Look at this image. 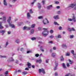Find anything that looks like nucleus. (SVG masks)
<instances>
[{
    "label": "nucleus",
    "mask_w": 76,
    "mask_h": 76,
    "mask_svg": "<svg viewBox=\"0 0 76 76\" xmlns=\"http://www.w3.org/2000/svg\"><path fill=\"white\" fill-rule=\"evenodd\" d=\"M43 30H44L42 33V34L43 37H47L48 35L49 31L47 30V28H43Z\"/></svg>",
    "instance_id": "obj_1"
},
{
    "label": "nucleus",
    "mask_w": 76,
    "mask_h": 76,
    "mask_svg": "<svg viewBox=\"0 0 76 76\" xmlns=\"http://www.w3.org/2000/svg\"><path fill=\"white\" fill-rule=\"evenodd\" d=\"M11 20V17H9V18L8 19L7 22L9 24L10 26H11L12 28H15V26L13 24H12L10 23V21Z\"/></svg>",
    "instance_id": "obj_2"
},
{
    "label": "nucleus",
    "mask_w": 76,
    "mask_h": 76,
    "mask_svg": "<svg viewBox=\"0 0 76 76\" xmlns=\"http://www.w3.org/2000/svg\"><path fill=\"white\" fill-rule=\"evenodd\" d=\"M72 8H73L74 10H76V5H75L72 4L70 5L67 7L68 9H72Z\"/></svg>",
    "instance_id": "obj_3"
},
{
    "label": "nucleus",
    "mask_w": 76,
    "mask_h": 76,
    "mask_svg": "<svg viewBox=\"0 0 76 76\" xmlns=\"http://www.w3.org/2000/svg\"><path fill=\"white\" fill-rule=\"evenodd\" d=\"M3 19V23H6V16H3V18H0V20Z\"/></svg>",
    "instance_id": "obj_4"
},
{
    "label": "nucleus",
    "mask_w": 76,
    "mask_h": 76,
    "mask_svg": "<svg viewBox=\"0 0 76 76\" xmlns=\"http://www.w3.org/2000/svg\"><path fill=\"white\" fill-rule=\"evenodd\" d=\"M39 73H41V72H42L43 74H45V70L43 69H39Z\"/></svg>",
    "instance_id": "obj_5"
},
{
    "label": "nucleus",
    "mask_w": 76,
    "mask_h": 76,
    "mask_svg": "<svg viewBox=\"0 0 76 76\" xmlns=\"http://www.w3.org/2000/svg\"><path fill=\"white\" fill-rule=\"evenodd\" d=\"M47 23H49V21H48L47 19L45 18V20H43V22L44 24V25H46L47 24Z\"/></svg>",
    "instance_id": "obj_6"
},
{
    "label": "nucleus",
    "mask_w": 76,
    "mask_h": 76,
    "mask_svg": "<svg viewBox=\"0 0 76 76\" xmlns=\"http://www.w3.org/2000/svg\"><path fill=\"white\" fill-rule=\"evenodd\" d=\"M30 29L31 27H28L25 26L23 28V30H30Z\"/></svg>",
    "instance_id": "obj_7"
},
{
    "label": "nucleus",
    "mask_w": 76,
    "mask_h": 76,
    "mask_svg": "<svg viewBox=\"0 0 76 76\" xmlns=\"http://www.w3.org/2000/svg\"><path fill=\"white\" fill-rule=\"evenodd\" d=\"M72 15H73V16L72 17V20H73L74 22H76V17H75V14H73Z\"/></svg>",
    "instance_id": "obj_8"
},
{
    "label": "nucleus",
    "mask_w": 76,
    "mask_h": 76,
    "mask_svg": "<svg viewBox=\"0 0 76 76\" xmlns=\"http://www.w3.org/2000/svg\"><path fill=\"white\" fill-rule=\"evenodd\" d=\"M53 18L55 19H60V18H59L58 15L54 16L53 17Z\"/></svg>",
    "instance_id": "obj_9"
},
{
    "label": "nucleus",
    "mask_w": 76,
    "mask_h": 76,
    "mask_svg": "<svg viewBox=\"0 0 76 76\" xmlns=\"http://www.w3.org/2000/svg\"><path fill=\"white\" fill-rule=\"evenodd\" d=\"M55 66H56L54 68V70H56L57 69V66H58V63H56V62H55Z\"/></svg>",
    "instance_id": "obj_10"
},
{
    "label": "nucleus",
    "mask_w": 76,
    "mask_h": 76,
    "mask_svg": "<svg viewBox=\"0 0 76 76\" xmlns=\"http://www.w3.org/2000/svg\"><path fill=\"white\" fill-rule=\"evenodd\" d=\"M14 60L12 58H9V59L8 61V62H12V61H13Z\"/></svg>",
    "instance_id": "obj_11"
},
{
    "label": "nucleus",
    "mask_w": 76,
    "mask_h": 76,
    "mask_svg": "<svg viewBox=\"0 0 76 76\" xmlns=\"http://www.w3.org/2000/svg\"><path fill=\"white\" fill-rule=\"evenodd\" d=\"M53 7V5H51L48 6L47 7V9H48V10H50L51 7Z\"/></svg>",
    "instance_id": "obj_12"
},
{
    "label": "nucleus",
    "mask_w": 76,
    "mask_h": 76,
    "mask_svg": "<svg viewBox=\"0 0 76 76\" xmlns=\"http://www.w3.org/2000/svg\"><path fill=\"white\" fill-rule=\"evenodd\" d=\"M34 29H31V31L30 32V35H32V34H34Z\"/></svg>",
    "instance_id": "obj_13"
},
{
    "label": "nucleus",
    "mask_w": 76,
    "mask_h": 76,
    "mask_svg": "<svg viewBox=\"0 0 76 76\" xmlns=\"http://www.w3.org/2000/svg\"><path fill=\"white\" fill-rule=\"evenodd\" d=\"M6 31L5 30H0V33H2V35H3L5 33Z\"/></svg>",
    "instance_id": "obj_14"
},
{
    "label": "nucleus",
    "mask_w": 76,
    "mask_h": 76,
    "mask_svg": "<svg viewBox=\"0 0 76 76\" xmlns=\"http://www.w3.org/2000/svg\"><path fill=\"white\" fill-rule=\"evenodd\" d=\"M4 4L5 6H7V4L6 2V0H4Z\"/></svg>",
    "instance_id": "obj_15"
},
{
    "label": "nucleus",
    "mask_w": 76,
    "mask_h": 76,
    "mask_svg": "<svg viewBox=\"0 0 76 76\" xmlns=\"http://www.w3.org/2000/svg\"><path fill=\"white\" fill-rule=\"evenodd\" d=\"M4 4L5 6H7V4L6 2V0H4Z\"/></svg>",
    "instance_id": "obj_16"
},
{
    "label": "nucleus",
    "mask_w": 76,
    "mask_h": 76,
    "mask_svg": "<svg viewBox=\"0 0 76 76\" xmlns=\"http://www.w3.org/2000/svg\"><path fill=\"white\" fill-rule=\"evenodd\" d=\"M36 62L37 63H41L42 62V60H41V59L37 60Z\"/></svg>",
    "instance_id": "obj_17"
},
{
    "label": "nucleus",
    "mask_w": 76,
    "mask_h": 76,
    "mask_svg": "<svg viewBox=\"0 0 76 76\" xmlns=\"http://www.w3.org/2000/svg\"><path fill=\"white\" fill-rule=\"evenodd\" d=\"M40 50H41L42 51V52H44V50L42 49L43 48V46H40Z\"/></svg>",
    "instance_id": "obj_18"
},
{
    "label": "nucleus",
    "mask_w": 76,
    "mask_h": 76,
    "mask_svg": "<svg viewBox=\"0 0 76 76\" xmlns=\"http://www.w3.org/2000/svg\"><path fill=\"white\" fill-rule=\"evenodd\" d=\"M28 68H31V63L28 62Z\"/></svg>",
    "instance_id": "obj_19"
},
{
    "label": "nucleus",
    "mask_w": 76,
    "mask_h": 76,
    "mask_svg": "<svg viewBox=\"0 0 76 76\" xmlns=\"http://www.w3.org/2000/svg\"><path fill=\"white\" fill-rule=\"evenodd\" d=\"M27 17L28 19H29V18L31 17V15L29 13H28L27 14Z\"/></svg>",
    "instance_id": "obj_20"
},
{
    "label": "nucleus",
    "mask_w": 76,
    "mask_h": 76,
    "mask_svg": "<svg viewBox=\"0 0 76 76\" xmlns=\"http://www.w3.org/2000/svg\"><path fill=\"white\" fill-rule=\"evenodd\" d=\"M2 23H3V22H0V29H2V28H3V27L1 26V25H2Z\"/></svg>",
    "instance_id": "obj_21"
},
{
    "label": "nucleus",
    "mask_w": 76,
    "mask_h": 76,
    "mask_svg": "<svg viewBox=\"0 0 76 76\" xmlns=\"http://www.w3.org/2000/svg\"><path fill=\"white\" fill-rule=\"evenodd\" d=\"M28 73V72H26V71L23 72H22V74L23 75H25L26 74H27Z\"/></svg>",
    "instance_id": "obj_22"
},
{
    "label": "nucleus",
    "mask_w": 76,
    "mask_h": 76,
    "mask_svg": "<svg viewBox=\"0 0 76 76\" xmlns=\"http://www.w3.org/2000/svg\"><path fill=\"white\" fill-rule=\"evenodd\" d=\"M38 7L39 9H41V4H39V3H38Z\"/></svg>",
    "instance_id": "obj_23"
},
{
    "label": "nucleus",
    "mask_w": 76,
    "mask_h": 76,
    "mask_svg": "<svg viewBox=\"0 0 76 76\" xmlns=\"http://www.w3.org/2000/svg\"><path fill=\"white\" fill-rule=\"evenodd\" d=\"M62 66L65 69H66V65H65V64L64 63L62 64Z\"/></svg>",
    "instance_id": "obj_24"
},
{
    "label": "nucleus",
    "mask_w": 76,
    "mask_h": 76,
    "mask_svg": "<svg viewBox=\"0 0 76 76\" xmlns=\"http://www.w3.org/2000/svg\"><path fill=\"white\" fill-rule=\"evenodd\" d=\"M60 60L61 61H64V58L63 56H61V57H60Z\"/></svg>",
    "instance_id": "obj_25"
},
{
    "label": "nucleus",
    "mask_w": 76,
    "mask_h": 76,
    "mask_svg": "<svg viewBox=\"0 0 76 76\" xmlns=\"http://www.w3.org/2000/svg\"><path fill=\"white\" fill-rule=\"evenodd\" d=\"M56 53H53L52 54V56L53 57H56Z\"/></svg>",
    "instance_id": "obj_26"
},
{
    "label": "nucleus",
    "mask_w": 76,
    "mask_h": 76,
    "mask_svg": "<svg viewBox=\"0 0 76 76\" xmlns=\"http://www.w3.org/2000/svg\"><path fill=\"white\" fill-rule=\"evenodd\" d=\"M35 24H33L31 26V28H35Z\"/></svg>",
    "instance_id": "obj_27"
},
{
    "label": "nucleus",
    "mask_w": 76,
    "mask_h": 76,
    "mask_svg": "<svg viewBox=\"0 0 76 76\" xmlns=\"http://www.w3.org/2000/svg\"><path fill=\"white\" fill-rule=\"evenodd\" d=\"M73 58L74 59H75L76 58V54H74L72 55Z\"/></svg>",
    "instance_id": "obj_28"
},
{
    "label": "nucleus",
    "mask_w": 76,
    "mask_h": 76,
    "mask_svg": "<svg viewBox=\"0 0 76 76\" xmlns=\"http://www.w3.org/2000/svg\"><path fill=\"white\" fill-rule=\"evenodd\" d=\"M69 61L70 63V64H72V63H73V61H72L71 60H69Z\"/></svg>",
    "instance_id": "obj_29"
},
{
    "label": "nucleus",
    "mask_w": 76,
    "mask_h": 76,
    "mask_svg": "<svg viewBox=\"0 0 76 76\" xmlns=\"http://www.w3.org/2000/svg\"><path fill=\"white\" fill-rule=\"evenodd\" d=\"M62 47H65V48H66L67 46H66V44H63L62 45Z\"/></svg>",
    "instance_id": "obj_30"
},
{
    "label": "nucleus",
    "mask_w": 76,
    "mask_h": 76,
    "mask_svg": "<svg viewBox=\"0 0 76 76\" xmlns=\"http://www.w3.org/2000/svg\"><path fill=\"white\" fill-rule=\"evenodd\" d=\"M66 56H70V53L69 52L67 53L66 55Z\"/></svg>",
    "instance_id": "obj_31"
},
{
    "label": "nucleus",
    "mask_w": 76,
    "mask_h": 76,
    "mask_svg": "<svg viewBox=\"0 0 76 76\" xmlns=\"http://www.w3.org/2000/svg\"><path fill=\"white\" fill-rule=\"evenodd\" d=\"M69 37H70V38L71 39L73 38V37H74V35H70L69 36Z\"/></svg>",
    "instance_id": "obj_32"
},
{
    "label": "nucleus",
    "mask_w": 76,
    "mask_h": 76,
    "mask_svg": "<svg viewBox=\"0 0 76 76\" xmlns=\"http://www.w3.org/2000/svg\"><path fill=\"white\" fill-rule=\"evenodd\" d=\"M71 53L72 54H74L75 53V51H74V50H72L71 51Z\"/></svg>",
    "instance_id": "obj_33"
},
{
    "label": "nucleus",
    "mask_w": 76,
    "mask_h": 76,
    "mask_svg": "<svg viewBox=\"0 0 76 76\" xmlns=\"http://www.w3.org/2000/svg\"><path fill=\"white\" fill-rule=\"evenodd\" d=\"M56 38H57V37L58 38H61V36L60 35H58L57 36H56Z\"/></svg>",
    "instance_id": "obj_34"
},
{
    "label": "nucleus",
    "mask_w": 76,
    "mask_h": 76,
    "mask_svg": "<svg viewBox=\"0 0 76 76\" xmlns=\"http://www.w3.org/2000/svg\"><path fill=\"white\" fill-rule=\"evenodd\" d=\"M65 76H73V75H71V74H68L65 75Z\"/></svg>",
    "instance_id": "obj_35"
},
{
    "label": "nucleus",
    "mask_w": 76,
    "mask_h": 76,
    "mask_svg": "<svg viewBox=\"0 0 76 76\" xmlns=\"http://www.w3.org/2000/svg\"><path fill=\"white\" fill-rule=\"evenodd\" d=\"M43 17L42 16H40L38 17V19H42Z\"/></svg>",
    "instance_id": "obj_36"
},
{
    "label": "nucleus",
    "mask_w": 76,
    "mask_h": 76,
    "mask_svg": "<svg viewBox=\"0 0 76 76\" xmlns=\"http://www.w3.org/2000/svg\"><path fill=\"white\" fill-rule=\"evenodd\" d=\"M0 56L1 58H5L6 57V56H2L1 55Z\"/></svg>",
    "instance_id": "obj_37"
},
{
    "label": "nucleus",
    "mask_w": 76,
    "mask_h": 76,
    "mask_svg": "<svg viewBox=\"0 0 76 76\" xmlns=\"http://www.w3.org/2000/svg\"><path fill=\"white\" fill-rule=\"evenodd\" d=\"M15 42H17V43H19V40H16Z\"/></svg>",
    "instance_id": "obj_38"
},
{
    "label": "nucleus",
    "mask_w": 76,
    "mask_h": 76,
    "mask_svg": "<svg viewBox=\"0 0 76 76\" xmlns=\"http://www.w3.org/2000/svg\"><path fill=\"white\" fill-rule=\"evenodd\" d=\"M36 0H34L33 2L31 3L32 4H34V3L36 1Z\"/></svg>",
    "instance_id": "obj_39"
},
{
    "label": "nucleus",
    "mask_w": 76,
    "mask_h": 76,
    "mask_svg": "<svg viewBox=\"0 0 76 76\" xmlns=\"http://www.w3.org/2000/svg\"><path fill=\"white\" fill-rule=\"evenodd\" d=\"M39 56V55L38 54H36L35 55V56L36 57H38V56Z\"/></svg>",
    "instance_id": "obj_40"
},
{
    "label": "nucleus",
    "mask_w": 76,
    "mask_h": 76,
    "mask_svg": "<svg viewBox=\"0 0 76 76\" xmlns=\"http://www.w3.org/2000/svg\"><path fill=\"white\" fill-rule=\"evenodd\" d=\"M49 38H54V36L53 35H51L49 37Z\"/></svg>",
    "instance_id": "obj_41"
},
{
    "label": "nucleus",
    "mask_w": 76,
    "mask_h": 76,
    "mask_svg": "<svg viewBox=\"0 0 76 76\" xmlns=\"http://www.w3.org/2000/svg\"><path fill=\"white\" fill-rule=\"evenodd\" d=\"M32 53V51H31V50H30V51H28L27 52V53L28 54V53Z\"/></svg>",
    "instance_id": "obj_42"
},
{
    "label": "nucleus",
    "mask_w": 76,
    "mask_h": 76,
    "mask_svg": "<svg viewBox=\"0 0 76 76\" xmlns=\"http://www.w3.org/2000/svg\"><path fill=\"white\" fill-rule=\"evenodd\" d=\"M8 74V71H7L5 73V75H7Z\"/></svg>",
    "instance_id": "obj_43"
},
{
    "label": "nucleus",
    "mask_w": 76,
    "mask_h": 76,
    "mask_svg": "<svg viewBox=\"0 0 76 76\" xmlns=\"http://www.w3.org/2000/svg\"><path fill=\"white\" fill-rule=\"evenodd\" d=\"M68 20L69 21H72V19H70V18H69L68 19Z\"/></svg>",
    "instance_id": "obj_44"
},
{
    "label": "nucleus",
    "mask_w": 76,
    "mask_h": 76,
    "mask_svg": "<svg viewBox=\"0 0 76 76\" xmlns=\"http://www.w3.org/2000/svg\"><path fill=\"white\" fill-rule=\"evenodd\" d=\"M54 23L55 25H59V24H58V23H57L56 22H54Z\"/></svg>",
    "instance_id": "obj_45"
},
{
    "label": "nucleus",
    "mask_w": 76,
    "mask_h": 76,
    "mask_svg": "<svg viewBox=\"0 0 76 76\" xmlns=\"http://www.w3.org/2000/svg\"><path fill=\"white\" fill-rule=\"evenodd\" d=\"M55 76H58V74L57 72H55Z\"/></svg>",
    "instance_id": "obj_46"
},
{
    "label": "nucleus",
    "mask_w": 76,
    "mask_h": 76,
    "mask_svg": "<svg viewBox=\"0 0 76 76\" xmlns=\"http://www.w3.org/2000/svg\"><path fill=\"white\" fill-rule=\"evenodd\" d=\"M50 33H51V34L53 33V30H51L50 31Z\"/></svg>",
    "instance_id": "obj_47"
},
{
    "label": "nucleus",
    "mask_w": 76,
    "mask_h": 76,
    "mask_svg": "<svg viewBox=\"0 0 76 76\" xmlns=\"http://www.w3.org/2000/svg\"><path fill=\"white\" fill-rule=\"evenodd\" d=\"M48 61H49V59H47L46 61V63H48Z\"/></svg>",
    "instance_id": "obj_48"
},
{
    "label": "nucleus",
    "mask_w": 76,
    "mask_h": 76,
    "mask_svg": "<svg viewBox=\"0 0 76 76\" xmlns=\"http://www.w3.org/2000/svg\"><path fill=\"white\" fill-rule=\"evenodd\" d=\"M38 29L39 31H41V30H42V29H41V27H39L38 28Z\"/></svg>",
    "instance_id": "obj_49"
},
{
    "label": "nucleus",
    "mask_w": 76,
    "mask_h": 76,
    "mask_svg": "<svg viewBox=\"0 0 76 76\" xmlns=\"http://www.w3.org/2000/svg\"><path fill=\"white\" fill-rule=\"evenodd\" d=\"M30 12L31 13H33V12H32V10H30Z\"/></svg>",
    "instance_id": "obj_50"
},
{
    "label": "nucleus",
    "mask_w": 76,
    "mask_h": 76,
    "mask_svg": "<svg viewBox=\"0 0 76 76\" xmlns=\"http://www.w3.org/2000/svg\"><path fill=\"white\" fill-rule=\"evenodd\" d=\"M55 4H58L59 3V2L58 1H55Z\"/></svg>",
    "instance_id": "obj_51"
},
{
    "label": "nucleus",
    "mask_w": 76,
    "mask_h": 76,
    "mask_svg": "<svg viewBox=\"0 0 76 76\" xmlns=\"http://www.w3.org/2000/svg\"><path fill=\"white\" fill-rule=\"evenodd\" d=\"M71 30L72 31H75V29H74V28H72Z\"/></svg>",
    "instance_id": "obj_52"
},
{
    "label": "nucleus",
    "mask_w": 76,
    "mask_h": 76,
    "mask_svg": "<svg viewBox=\"0 0 76 76\" xmlns=\"http://www.w3.org/2000/svg\"><path fill=\"white\" fill-rule=\"evenodd\" d=\"M68 30V31H72V29H71L70 28H69Z\"/></svg>",
    "instance_id": "obj_53"
},
{
    "label": "nucleus",
    "mask_w": 76,
    "mask_h": 76,
    "mask_svg": "<svg viewBox=\"0 0 76 76\" xmlns=\"http://www.w3.org/2000/svg\"><path fill=\"white\" fill-rule=\"evenodd\" d=\"M36 38L35 37H33L31 39H32V40H34Z\"/></svg>",
    "instance_id": "obj_54"
},
{
    "label": "nucleus",
    "mask_w": 76,
    "mask_h": 76,
    "mask_svg": "<svg viewBox=\"0 0 76 76\" xmlns=\"http://www.w3.org/2000/svg\"><path fill=\"white\" fill-rule=\"evenodd\" d=\"M42 3L43 4H44V3H45V0L42 1Z\"/></svg>",
    "instance_id": "obj_55"
},
{
    "label": "nucleus",
    "mask_w": 76,
    "mask_h": 76,
    "mask_svg": "<svg viewBox=\"0 0 76 76\" xmlns=\"http://www.w3.org/2000/svg\"><path fill=\"white\" fill-rule=\"evenodd\" d=\"M9 44V43L8 42H6V46H7Z\"/></svg>",
    "instance_id": "obj_56"
},
{
    "label": "nucleus",
    "mask_w": 76,
    "mask_h": 76,
    "mask_svg": "<svg viewBox=\"0 0 76 76\" xmlns=\"http://www.w3.org/2000/svg\"><path fill=\"white\" fill-rule=\"evenodd\" d=\"M4 12H0V15H4Z\"/></svg>",
    "instance_id": "obj_57"
},
{
    "label": "nucleus",
    "mask_w": 76,
    "mask_h": 76,
    "mask_svg": "<svg viewBox=\"0 0 76 76\" xmlns=\"http://www.w3.org/2000/svg\"><path fill=\"white\" fill-rule=\"evenodd\" d=\"M25 70H29V69H28V68H26L25 69Z\"/></svg>",
    "instance_id": "obj_58"
},
{
    "label": "nucleus",
    "mask_w": 76,
    "mask_h": 76,
    "mask_svg": "<svg viewBox=\"0 0 76 76\" xmlns=\"http://www.w3.org/2000/svg\"><path fill=\"white\" fill-rule=\"evenodd\" d=\"M18 72H20V73L22 72V71L20 70H19L18 71Z\"/></svg>",
    "instance_id": "obj_59"
},
{
    "label": "nucleus",
    "mask_w": 76,
    "mask_h": 76,
    "mask_svg": "<svg viewBox=\"0 0 76 76\" xmlns=\"http://www.w3.org/2000/svg\"><path fill=\"white\" fill-rule=\"evenodd\" d=\"M67 67H69L70 66V65H69V63H67Z\"/></svg>",
    "instance_id": "obj_60"
},
{
    "label": "nucleus",
    "mask_w": 76,
    "mask_h": 76,
    "mask_svg": "<svg viewBox=\"0 0 76 76\" xmlns=\"http://www.w3.org/2000/svg\"><path fill=\"white\" fill-rule=\"evenodd\" d=\"M62 29V27H60L59 28V29L60 30H61V29Z\"/></svg>",
    "instance_id": "obj_61"
},
{
    "label": "nucleus",
    "mask_w": 76,
    "mask_h": 76,
    "mask_svg": "<svg viewBox=\"0 0 76 76\" xmlns=\"http://www.w3.org/2000/svg\"><path fill=\"white\" fill-rule=\"evenodd\" d=\"M11 34V32L10 31H8V34Z\"/></svg>",
    "instance_id": "obj_62"
},
{
    "label": "nucleus",
    "mask_w": 76,
    "mask_h": 76,
    "mask_svg": "<svg viewBox=\"0 0 76 76\" xmlns=\"http://www.w3.org/2000/svg\"><path fill=\"white\" fill-rule=\"evenodd\" d=\"M16 0H13L12 1L13 3H15V1H16Z\"/></svg>",
    "instance_id": "obj_63"
},
{
    "label": "nucleus",
    "mask_w": 76,
    "mask_h": 76,
    "mask_svg": "<svg viewBox=\"0 0 76 76\" xmlns=\"http://www.w3.org/2000/svg\"><path fill=\"white\" fill-rule=\"evenodd\" d=\"M56 8L57 9H60V6H57Z\"/></svg>",
    "instance_id": "obj_64"
}]
</instances>
